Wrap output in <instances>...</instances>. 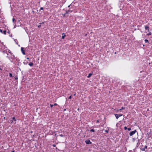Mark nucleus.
Wrapping results in <instances>:
<instances>
[{"label":"nucleus","mask_w":152,"mask_h":152,"mask_svg":"<svg viewBox=\"0 0 152 152\" xmlns=\"http://www.w3.org/2000/svg\"><path fill=\"white\" fill-rule=\"evenodd\" d=\"M151 33L150 32V33H149V34H148V35H151Z\"/></svg>","instance_id":"b1692460"},{"label":"nucleus","mask_w":152,"mask_h":152,"mask_svg":"<svg viewBox=\"0 0 152 152\" xmlns=\"http://www.w3.org/2000/svg\"><path fill=\"white\" fill-rule=\"evenodd\" d=\"M29 59V58H28H28H27V59Z\"/></svg>","instance_id":"c85d7f7f"},{"label":"nucleus","mask_w":152,"mask_h":152,"mask_svg":"<svg viewBox=\"0 0 152 152\" xmlns=\"http://www.w3.org/2000/svg\"><path fill=\"white\" fill-rule=\"evenodd\" d=\"M62 39H64L65 38V37H66V35L64 34V33H63L62 34Z\"/></svg>","instance_id":"0eeeda50"},{"label":"nucleus","mask_w":152,"mask_h":152,"mask_svg":"<svg viewBox=\"0 0 152 152\" xmlns=\"http://www.w3.org/2000/svg\"><path fill=\"white\" fill-rule=\"evenodd\" d=\"M3 32H4V34H6V31L5 30V31H3Z\"/></svg>","instance_id":"dca6fc26"},{"label":"nucleus","mask_w":152,"mask_h":152,"mask_svg":"<svg viewBox=\"0 0 152 152\" xmlns=\"http://www.w3.org/2000/svg\"><path fill=\"white\" fill-rule=\"evenodd\" d=\"M9 52L10 53H11V51L10 50H9Z\"/></svg>","instance_id":"a878e982"},{"label":"nucleus","mask_w":152,"mask_h":152,"mask_svg":"<svg viewBox=\"0 0 152 152\" xmlns=\"http://www.w3.org/2000/svg\"><path fill=\"white\" fill-rule=\"evenodd\" d=\"M23 49V48L22 47L21 48V51L23 53V54L24 55H25V52H24V51Z\"/></svg>","instance_id":"20e7f679"},{"label":"nucleus","mask_w":152,"mask_h":152,"mask_svg":"<svg viewBox=\"0 0 152 152\" xmlns=\"http://www.w3.org/2000/svg\"><path fill=\"white\" fill-rule=\"evenodd\" d=\"M50 107H52L53 106V104H50Z\"/></svg>","instance_id":"2eb2a0df"},{"label":"nucleus","mask_w":152,"mask_h":152,"mask_svg":"<svg viewBox=\"0 0 152 152\" xmlns=\"http://www.w3.org/2000/svg\"><path fill=\"white\" fill-rule=\"evenodd\" d=\"M17 79H18V78H17V77H16V78H15V79L16 80H17Z\"/></svg>","instance_id":"c756f323"},{"label":"nucleus","mask_w":152,"mask_h":152,"mask_svg":"<svg viewBox=\"0 0 152 152\" xmlns=\"http://www.w3.org/2000/svg\"><path fill=\"white\" fill-rule=\"evenodd\" d=\"M105 131L107 132V133H108V131H107V130H106Z\"/></svg>","instance_id":"412c9836"},{"label":"nucleus","mask_w":152,"mask_h":152,"mask_svg":"<svg viewBox=\"0 0 152 152\" xmlns=\"http://www.w3.org/2000/svg\"><path fill=\"white\" fill-rule=\"evenodd\" d=\"M137 131L136 130H134V131L131 132L129 133V135L130 136H132Z\"/></svg>","instance_id":"f257e3e1"},{"label":"nucleus","mask_w":152,"mask_h":152,"mask_svg":"<svg viewBox=\"0 0 152 152\" xmlns=\"http://www.w3.org/2000/svg\"><path fill=\"white\" fill-rule=\"evenodd\" d=\"M147 148V147L146 145H145L144 148H142L141 149V150L142 151H144L145 150V149H146Z\"/></svg>","instance_id":"39448f33"},{"label":"nucleus","mask_w":152,"mask_h":152,"mask_svg":"<svg viewBox=\"0 0 152 152\" xmlns=\"http://www.w3.org/2000/svg\"><path fill=\"white\" fill-rule=\"evenodd\" d=\"M12 21H13V22H14V21H15V19H14V18H12Z\"/></svg>","instance_id":"6ab92c4d"},{"label":"nucleus","mask_w":152,"mask_h":152,"mask_svg":"<svg viewBox=\"0 0 152 152\" xmlns=\"http://www.w3.org/2000/svg\"><path fill=\"white\" fill-rule=\"evenodd\" d=\"M11 152H15V151H11Z\"/></svg>","instance_id":"2f4dec72"},{"label":"nucleus","mask_w":152,"mask_h":152,"mask_svg":"<svg viewBox=\"0 0 152 152\" xmlns=\"http://www.w3.org/2000/svg\"><path fill=\"white\" fill-rule=\"evenodd\" d=\"M124 129H125V130H126V129H127V127H126V126H125V127H124Z\"/></svg>","instance_id":"f3484780"},{"label":"nucleus","mask_w":152,"mask_h":152,"mask_svg":"<svg viewBox=\"0 0 152 152\" xmlns=\"http://www.w3.org/2000/svg\"><path fill=\"white\" fill-rule=\"evenodd\" d=\"M28 65L30 66H32L33 65V63H32V62H31L30 63H29Z\"/></svg>","instance_id":"1a4fd4ad"},{"label":"nucleus","mask_w":152,"mask_h":152,"mask_svg":"<svg viewBox=\"0 0 152 152\" xmlns=\"http://www.w3.org/2000/svg\"><path fill=\"white\" fill-rule=\"evenodd\" d=\"M145 43H147L148 42V40L146 39L145 40Z\"/></svg>","instance_id":"f8f14e48"},{"label":"nucleus","mask_w":152,"mask_h":152,"mask_svg":"<svg viewBox=\"0 0 152 152\" xmlns=\"http://www.w3.org/2000/svg\"><path fill=\"white\" fill-rule=\"evenodd\" d=\"M0 32L1 33H2V30L1 29H0Z\"/></svg>","instance_id":"aec40b11"},{"label":"nucleus","mask_w":152,"mask_h":152,"mask_svg":"<svg viewBox=\"0 0 152 152\" xmlns=\"http://www.w3.org/2000/svg\"><path fill=\"white\" fill-rule=\"evenodd\" d=\"M12 119L14 121H16V119H15V117H13Z\"/></svg>","instance_id":"9b49d317"},{"label":"nucleus","mask_w":152,"mask_h":152,"mask_svg":"<svg viewBox=\"0 0 152 152\" xmlns=\"http://www.w3.org/2000/svg\"><path fill=\"white\" fill-rule=\"evenodd\" d=\"M43 8L42 7H41L40 8V10H43Z\"/></svg>","instance_id":"4be33fe9"},{"label":"nucleus","mask_w":152,"mask_h":152,"mask_svg":"<svg viewBox=\"0 0 152 152\" xmlns=\"http://www.w3.org/2000/svg\"><path fill=\"white\" fill-rule=\"evenodd\" d=\"M12 122H13V121H12V122H11V123H12Z\"/></svg>","instance_id":"473e14b6"},{"label":"nucleus","mask_w":152,"mask_h":152,"mask_svg":"<svg viewBox=\"0 0 152 152\" xmlns=\"http://www.w3.org/2000/svg\"><path fill=\"white\" fill-rule=\"evenodd\" d=\"M10 77H12V75L11 73H10Z\"/></svg>","instance_id":"4468645a"},{"label":"nucleus","mask_w":152,"mask_h":152,"mask_svg":"<svg viewBox=\"0 0 152 152\" xmlns=\"http://www.w3.org/2000/svg\"><path fill=\"white\" fill-rule=\"evenodd\" d=\"M99 122V121L98 120H97V121H96V123H98Z\"/></svg>","instance_id":"cd10ccee"},{"label":"nucleus","mask_w":152,"mask_h":152,"mask_svg":"<svg viewBox=\"0 0 152 152\" xmlns=\"http://www.w3.org/2000/svg\"><path fill=\"white\" fill-rule=\"evenodd\" d=\"M127 129L128 131H130L131 130V129L130 128H127Z\"/></svg>","instance_id":"a211bd4d"},{"label":"nucleus","mask_w":152,"mask_h":152,"mask_svg":"<svg viewBox=\"0 0 152 152\" xmlns=\"http://www.w3.org/2000/svg\"><path fill=\"white\" fill-rule=\"evenodd\" d=\"M92 75V74L89 73L88 74V76L87 77L88 78H89L91 76V75Z\"/></svg>","instance_id":"6e6552de"},{"label":"nucleus","mask_w":152,"mask_h":152,"mask_svg":"<svg viewBox=\"0 0 152 152\" xmlns=\"http://www.w3.org/2000/svg\"><path fill=\"white\" fill-rule=\"evenodd\" d=\"M40 27V26H38V27Z\"/></svg>","instance_id":"7c9ffc66"},{"label":"nucleus","mask_w":152,"mask_h":152,"mask_svg":"<svg viewBox=\"0 0 152 152\" xmlns=\"http://www.w3.org/2000/svg\"><path fill=\"white\" fill-rule=\"evenodd\" d=\"M90 131L91 132H94V130L93 129H91L90 130Z\"/></svg>","instance_id":"ddd939ff"},{"label":"nucleus","mask_w":152,"mask_h":152,"mask_svg":"<svg viewBox=\"0 0 152 152\" xmlns=\"http://www.w3.org/2000/svg\"><path fill=\"white\" fill-rule=\"evenodd\" d=\"M115 116L116 118L117 119L120 116H121L122 115V114H115Z\"/></svg>","instance_id":"f03ea898"},{"label":"nucleus","mask_w":152,"mask_h":152,"mask_svg":"<svg viewBox=\"0 0 152 152\" xmlns=\"http://www.w3.org/2000/svg\"><path fill=\"white\" fill-rule=\"evenodd\" d=\"M57 105V104L56 103H55L54 104H53V106L54 105Z\"/></svg>","instance_id":"393cba45"},{"label":"nucleus","mask_w":152,"mask_h":152,"mask_svg":"<svg viewBox=\"0 0 152 152\" xmlns=\"http://www.w3.org/2000/svg\"><path fill=\"white\" fill-rule=\"evenodd\" d=\"M70 5H69V6H68V7H70Z\"/></svg>","instance_id":"bb28decb"},{"label":"nucleus","mask_w":152,"mask_h":152,"mask_svg":"<svg viewBox=\"0 0 152 152\" xmlns=\"http://www.w3.org/2000/svg\"><path fill=\"white\" fill-rule=\"evenodd\" d=\"M71 98H72V96H70L69 97V99H71Z\"/></svg>","instance_id":"5701e85b"},{"label":"nucleus","mask_w":152,"mask_h":152,"mask_svg":"<svg viewBox=\"0 0 152 152\" xmlns=\"http://www.w3.org/2000/svg\"><path fill=\"white\" fill-rule=\"evenodd\" d=\"M0 70H1V69L0 67Z\"/></svg>","instance_id":"72a5a7b5"},{"label":"nucleus","mask_w":152,"mask_h":152,"mask_svg":"<svg viewBox=\"0 0 152 152\" xmlns=\"http://www.w3.org/2000/svg\"><path fill=\"white\" fill-rule=\"evenodd\" d=\"M125 109V107H122L121 108L120 110H123V109Z\"/></svg>","instance_id":"9d476101"},{"label":"nucleus","mask_w":152,"mask_h":152,"mask_svg":"<svg viewBox=\"0 0 152 152\" xmlns=\"http://www.w3.org/2000/svg\"><path fill=\"white\" fill-rule=\"evenodd\" d=\"M85 142L87 144H90L91 143V142L89 140H87L85 141Z\"/></svg>","instance_id":"7ed1b4c3"},{"label":"nucleus","mask_w":152,"mask_h":152,"mask_svg":"<svg viewBox=\"0 0 152 152\" xmlns=\"http://www.w3.org/2000/svg\"><path fill=\"white\" fill-rule=\"evenodd\" d=\"M145 29L146 30H148V31H149V27L148 26H145Z\"/></svg>","instance_id":"423d86ee"}]
</instances>
